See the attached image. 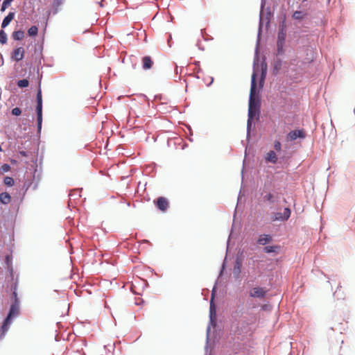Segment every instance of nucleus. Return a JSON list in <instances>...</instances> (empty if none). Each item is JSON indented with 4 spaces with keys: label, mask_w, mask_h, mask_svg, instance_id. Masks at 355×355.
<instances>
[{
    "label": "nucleus",
    "mask_w": 355,
    "mask_h": 355,
    "mask_svg": "<svg viewBox=\"0 0 355 355\" xmlns=\"http://www.w3.org/2000/svg\"><path fill=\"white\" fill-rule=\"evenodd\" d=\"M37 105H42V92L40 89L38 90L37 93Z\"/></svg>",
    "instance_id": "nucleus-24"
},
{
    "label": "nucleus",
    "mask_w": 355,
    "mask_h": 355,
    "mask_svg": "<svg viewBox=\"0 0 355 355\" xmlns=\"http://www.w3.org/2000/svg\"><path fill=\"white\" fill-rule=\"evenodd\" d=\"M153 65V61L152 60L150 56H144L142 58V67H143V69L146 70V69H150L152 68Z\"/></svg>",
    "instance_id": "nucleus-11"
},
{
    "label": "nucleus",
    "mask_w": 355,
    "mask_h": 355,
    "mask_svg": "<svg viewBox=\"0 0 355 355\" xmlns=\"http://www.w3.org/2000/svg\"><path fill=\"white\" fill-rule=\"evenodd\" d=\"M19 154H20L21 155L24 156V157H26V156H27V153H26V152H25V151H20V152H19Z\"/></svg>",
    "instance_id": "nucleus-31"
},
{
    "label": "nucleus",
    "mask_w": 355,
    "mask_h": 355,
    "mask_svg": "<svg viewBox=\"0 0 355 355\" xmlns=\"http://www.w3.org/2000/svg\"><path fill=\"white\" fill-rule=\"evenodd\" d=\"M274 148L277 151H280L282 148L281 143L279 141H275L274 143Z\"/></svg>",
    "instance_id": "nucleus-28"
},
{
    "label": "nucleus",
    "mask_w": 355,
    "mask_h": 355,
    "mask_svg": "<svg viewBox=\"0 0 355 355\" xmlns=\"http://www.w3.org/2000/svg\"><path fill=\"white\" fill-rule=\"evenodd\" d=\"M25 50L22 46L17 47L13 49L11 53L10 58L15 61H21L24 57Z\"/></svg>",
    "instance_id": "nucleus-8"
},
{
    "label": "nucleus",
    "mask_w": 355,
    "mask_h": 355,
    "mask_svg": "<svg viewBox=\"0 0 355 355\" xmlns=\"http://www.w3.org/2000/svg\"><path fill=\"white\" fill-rule=\"evenodd\" d=\"M215 314H216L215 306L213 304V300H211V303H210V316H211V318H212V315H215Z\"/></svg>",
    "instance_id": "nucleus-27"
},
{
    "label": "nucleus",
    "mask_w": 355,
    "mask_h": 355,
    "mask_svg": "<svg viewBox=\"0 0 355 355\" xmlns=\"http://www.w3.org/2000/svg\"><path fill=\"white\" fill-rule=\"evenodd\" d=\"M259 109L257 107H252V104L249 105L248 108V125H250L251 121L253 120L254 117L257 115Z\"/></svg>",
    "instance_id": "nucleus-10"
},
{
    "label": "nucleus",
    "mask_w": 355,
    "mask_h": 355,
    "mask_svg": "<svg viewBox=\"0 0 355 355\" xmlns=\"http://www.w3.org/2000/svg\"><path fill=\"white\" fill-rule=\"evenodd\" d=\"M19 313V300L16 299L15 302L11 305L9 313L6 318L5 319L2 326L1 330L3 334H5L9 328L10 324H11L12 319L16 316H17Z\"/></svg>",
    "instance_id": "nucleus-1"
},
{
    "label": "nucleus",
    "mask_w": 355,
    "mask_h": 355,
    "mask_svg": "<svg viewBox=\"0 0 355 355\" xmlns=\"http://www.w3.org/2000/svg\"><path fill=\"white\" fill-rule=\"evenodd\" d=\"M264 198L270 202H274V196L273 194L269 193L268 194H266L265 196H264Z\"/></svg>",
    "instance_id": "nucleus-26"
},
{
    "label": "nucleus",
    "mask_w": 355,
    "mask_h": 355,
    "mask_svg": "<svg viewBox=\"0 0 355 355\" xmlns=\"http://www.w3.org/2000/svg\"><path fill=\"white\" fill-rule=\"evenodd\" d=\"M0 202L3 205H8L11 202V196L7 192L0 193Z\"/></svg>",
    "instance_id": "nucleus-13"
},
{
    "label": "nucleus",
    "mask_w": 355,
    "mask_h": 355,
    "mask_svg": "<svg viewBox=\"0 0 355 355\" xmlns=\"http://www.w3.org/2000/svg\"><path fill=\"white\" fill-rule=\"evenodd\" d=\"M291 214V209L289 208H288V207H286L284 209V212L283 213H280V212L274 213L273 214V216L272 217V221H276V220L284 221V220H287L290 218Z\"/></svg>",
    "instance_id": "nucleus-5"
},
{
    "label": "nucleus",
    "mask_w": 355,
    "mask_h": 355,
    "mask_svg": "<svg viewBox=\"0 0 355 355\" xmlns=\"http://www.w3.org/2000/svg\"><path fill=\"white\" fill-rule=\"evenodd\" d=\"M3 182L8 187H12L15 184L14 179L9 176L5 177Z\"/></svg>",
    "instance_id": "nucleus-19"
},
{
    "label": "nucleus",
    "mask_w": 355,
    "mask_h": 355,
    "mask_svg": "<svg viewBox=\"0 0 355 355\" xmlns=\"http://www.w3.org/2000/svg\"><path fill=\"white\" fill-rule=\"evenodd\" d=\"M267 292L266 288L257 286L250 291L249 295L251 297L262 299L265 297Z\"/></svg>",
    "instance_id": "nucleus-4"
},
{
    "label": "nucleus",
    "mask_w": 355,
    "mask_h": 355,
    "mask_svg": "<svg viewBox=\"0 0 355 355\" xmlns=\"http://www.w3.org/2000/svg\"><path fill=\"white\" fill-rule=\"evenodd\" d=\"M279 247L277 245H272V246H266L263 248V251L266 253H271L275 252L277 249H278Z\"/></svg>",
    "instance_id": "nucleus-21"
},
{
    "label": "nucleus",
    "mask_w": 355,
    "mask_h": 355,
    "mask_svg": "<svg viewBox=\"0 0 355 355\" xmlns=\"http://www.w3.org/2000/svg\"><path fill=\"white\" fill-rule=\"evenodd\" d=\"M256 88H257L256 74L254 73H253V74L252 75V80H251V88H250V93L249 105H250V103H251L252 105V107H257V109H259V103L257 101H256V100H255Z\"/></svg>",
    "instance_id": "nucleus-3"
},
{
    "label": "nucleus",
    "mask_w": 355,
    "mask_h": 355,
    "mask_svg": "<svg viewBox=\"0 0 355 355\" xmlns=\"http://www.w3.org/2000/svg\"><path fill=\"white\" fill-rule=\"evenodd\" d=\"M7 40H8L7 34L6 33V32L4 31L1 30L0 31V43L1 44H5L7 42Z\"/></svg>",
    "instance_id": "nucleus-18"
},
{
    "label": "nucleus",
    "mask_w": 355,
    "mask_h": 355,
    "mask_svg": "<svg viewBox=\"0 0 355 355\" xmlns=\"http://www.w3.org/2000/svg\"><path fill=\"white\" fill-rule=\"evenodd\" d=\"M265 159L267 162H271L272 164H275L277 161V155L273 150H270V152H268L266 154Z\"/></svg>",
    "instance_id": "nucleus-14"
},
{
    "label": "nucleus",
    "mask_w": 355,
    "mask_h": 355,
    "mask_svg": "<svg viewBox=\"0 0 355 355\" xmlns=\"http://www.w3.org/2000/svg\"><path fill=\"white\" fill-rule=\"evenodd\" d=\"M29 85V81L27 79L19 80L17 82V86L20 88L27 87Z\"/></svg>",
    "instance_id": "nucleus-20"
},
{
    "label": "nucleus",
    "mask_w": 355,
    "mask_h": 355,
    "mask_svg": "<svg viewBox=\"0 0 355 355\" xmlns=\"http://www.w3.org/2000/svg\"><path fill=\"white\" fill-rule=\"evenodd\" d=\"M266 69H262V76H261V81H263V79L265 78V76H266Z\"/></svg>",
    "instance_id": "nucleus-30"
},
{
    "label": "nucleus",
    "mask_w": 355,
    "mask_h": 355,
    "mask_svg": "<svg viewBox=\"0 0 355 355\" xmlns=\"http://www.w3.org/2000/svg\"><path fill=\"white\" fill-rule=\"evenodd\" d=\"M272 241L271 236L268 234H261L259 236V238L257 241L258 244L264 245Z\"/></svg>",
    "instance_id": "nucleus-12"
},
{
    "label": "nucleus",
    "mask_w": 355,
    "mask_h": 355,
    "mask_svg": "<svg viewBox=\"0 0 355 355\" xmlns=\"http://www.w3.org/2000/svg\"><path fill=\"white\" fill-rule=\"evenodd\" d=\"M304 15H305L302 11H295L293 15V17L295 19L301 20L304 19Z\"/></svg>",
    "instance_id": "nucleus-22"
},
{
    "label": "nucleus",
    "mask_w": 355,
    "mask_h": 355,
    "mask_svg": "<svg viewBox=\"0 0 355 355\" xmlns=\"http://www.w3.org/2000/svg\"><path fill=\"white\" fill-rule=\"evenodd\" d=\"M38 33V28L36 26H32L28 30V34L29 36L33 37L36 36Z\"/></svg>",
    "instance_id": "nucleus-17"
},
{
    "label": "nucleus",
    "mask_w": 355,
    "mask_h": 355,
    "mask_svg": "<svg viewBox=\"0 0 355 355\" xmlns=\"http://www.w3.org/2000/svg\"><path fill=\"white\" fill-rule=\"evenodd\" d=\"M10 169L11 167L9 164H3L0 166V173L3 174L4 173L8 172L9 171H10Z\"/></svg>",
    "instance_id": "nucleus-23"
},
{
    "label": "nucleus",
    "mask_w": 355,
    "mask_h": 355,
    "mask_svg": "<svg viewBox=\"0 0 355 355\" xmlns=\"http://www.w3.org/2000/svg\"><path fill=\"white\" fill-rule=\"evenodd\" d=\"M12 296H13V298H14L15 301L16 300V299H18L17 298V292H16V286H15L14 291L12 293Z\"/></svg>",
    "instance_id": "nucleus-29"
},
{
    "label": "nucleus",
    "mask_w": 355,
    "mask_h": 355,
    "mask_svg": "<svg viewBox=\"0 0 355 355\" xmlns=\"http://www.w3.org/2000/svg\"><path fill=\"white\" fill-rule=\"evenodd\" d=\"M286 36V26L284 21L282 22V24L279 25L277 41V46L278 53H282L283 51V46L284 44V42Z\"/></svg>",
    "instance_id": "nucleus-2"
},
{
    "label": "nucleus",
    "mask_w": 355,
    "mask_h": 355,
    "mask_svg": "<svg viewBox=\"0 0 355 355\" xmlns=\"http://www.w3.org/2000/svg\"><path fill=\"white\" fill-rule=\"evenodd\" d=\"M36 112H37V128H38V131L40 132L42 128V105H37Z\"/></svg>",
    "instance_id": "nucleus-9"
},
{
    "label": "nucleus",
    "mask_w": 355,
    "mask_h": 355,
    "mask_svg": "<svg viewBox=\"0 0 355 355\" xmlns=\"http://www.w3.org/2000/svg\"><path fill=\"white\" fill-rule=\"evenodd\" d=\"M14 17H15V12H9L8 15L3 20L2 24H1V28H4L7 26H8V24L14 19Z\"/></svg>",
    "instance_id": "nucleus-15"
},
{
    "label": "nucleus",
    "mask_w": 355,
    "mask_h": 355,
    "mask_svg": "<svg viewBox=\"0 0 355 355\" xmlns=\"http://www.w3.org/2000/svg\"><path fill=\"white\" fill-rule=\"evenodd\" d=\"M306 137V134L304 130H295L291 131L286 136L287 141H292L295 140L297 138L304 139Z\"/></svg>",
    "instance_id": "nucleus-7"
},
{
    "label": "nucleus",
    "mask_w": 355,
    "mask_h": 355,
    "mask_svg": "<svg viewBox=\"0 0 355 355\" xmlns=\"http://www.w3.org/2000/svg\"><path fill=\"white\" fill-rule=\"evenodd\" d=\"M24 37V32L23 31H14L12 34V37L15 40H21Z\"/></svg>",
    "instance_id": "nucleus-16"
},
{
    "label": "nucleus",
    "mask_w": 355,
    "mask_h": 355,
    "mask_svg": "<svg viewBox=\"0 0 355 355\" xmlns=\"http://www.w3.org/2000/svg\"><path fill=\"white\" fill-rule=\"evenodd\" d=\"M238 271H239V272H240V266H238Z\"/></svg>",
    "instance_id": "nucleus-32"
},
{
    "label": "nucleus",
    "mask_w": 355,
    "mask_h": 355,
    "mask_svg": "<svg viewBox=\"0 0 355 355\" xmlns=\"http://www.w3.org/2000/svg\"><path fill=\"white\" fill-rule=\"evenodd\" d=\"M21 114V110L19 107H15L12 110V114L14 116H19Z\"/></svg>",
    "instance_id": "nucleus-25"
},
{
    "label": "nucleus",
    "mask_w": 355,
    "mask_h": 355,
    "mask_svg": "<svg viewBox=\"0 0 355 355\" xmlns=\"http://www.w3.org/2000/svg\"><path fill=\"white\" fill-rule=\"evenodd\" d=\"M153 202L157 209L163 212L166 211L169 207L168 200L165 197H159Z\"/></svg>",
    "instance_id": "nucleus-6"
}]
</instances>
